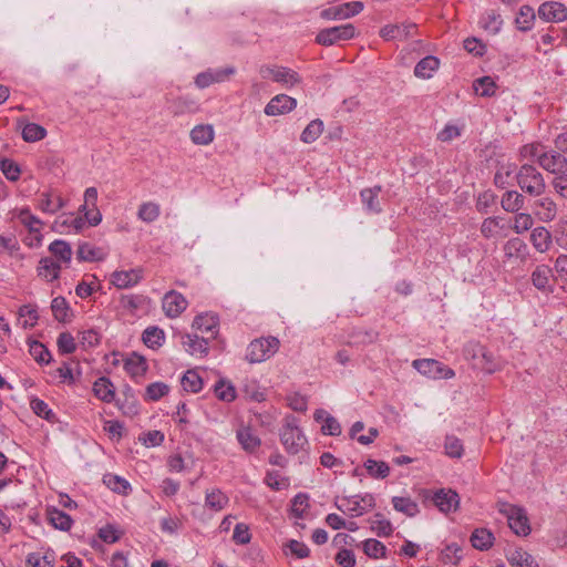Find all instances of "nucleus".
Instances as JSON below:
<instances>
[{
  "label": "nucleus",
  "mask_w": 567,
  "mask_h": 567,
  "mask_svg": "<svg viewBox=\"0 0 567 567\" xmlns=\"http://www.w3.org/2000/svg\"><path fill=\"white\" fill-rule=\"evenodd\" d=\"M465 359L472 361V367L488 374L499 371L503 362L495 357L485 346L476 341H468L463 350Z\"/></svg>",
  "instance_id": "1"
},
{
  "label": "nucleus",
  "mask_w": 567,
  "mask_h": 567,
  "mask_svg": "<svg viewBox=\"0 0 567 567\" xmlns=\"http://www.w3.org/2000/svg\"><path fill=\"white\" fill-rule=\"evenodd\" d=\"M516 183L529 196L539 197L546 192L543 174L530 164H523L516 173Z\"/></svg>",
  "instance_id": "2"
},
{
  "label": "nucleus",
  "mask_w": 567,
  "mask_h": 567,
  "mask_svg": "<svg viewBox=\"0 0 567 567\" xmlns=\"http://www.w3.org/2000/svg\"><path fill=\"white\" fill-rule=\"evenodd\" d=\"M280 442L289 454H297L308 445V440L295 416H287L279 433Z\"/></svg>",
  "instance_id": "3"
},
{
  "label": "nucleus",
  "mask_w": 567,
  "mask_h": 567,
  "mask_svg": "<svg viewBox=\"0 0 567 567\" xmlns=\"http://www.w3.org/2000/svg\"><path fill=\"white\" fill-rule=\"evenodd\" d=\"M259 74L261 79L271 80L285 89H291L301 83V76L298 72L282 65L264 64L259 68Z\"/></svg>",
  "instance_id": "4"
},
{
  "label": "nucleus",
  "mask_w": 567,
  "mask_h": 567,
  "mask_svg": "<svg viewBox=\"0 0 567 567\" xmlns=\"http://www.w3.org/2000/svg\"><path fill=\"white\" fill-rule=\"evenodd\" d=\"M279 340L275 337L252 340L246 350V359L250 363H259L272 357L279 349Z\"/></svg>",
  "instance_id": "5"
},
{
  "label": "nucleus",
  "mask_w": 567,
  "mask_h": 567,
  "mask_svg": "<svg viewBox=\"0 0 567 567\" xmlns=\"http://www.w3.org/2000/svg\"><path fill=\"white\" fill-rule=\"evenodd\" d=\"M336 506L339 511L350 514L351 516H361L374 508L375 499L372 494L367 493L363 495L342 497L336 502Z\"/></svg>",
  "instance_id": "6"
},
{
  "label": "nucleus",
  "mask_w": 567,
  "mask_h": 567,
  "mask_svg": "<svg viewBox=\"0 0 567 567\" xmlns=\"http://www.w3.org/2000/svg\"><path fill=\"white\" fill-rule=\"evenodd\" d=\"M499 512L506 516L509 528L517 536L525 537L530 534L529 519L523 507L512 504H502Z\"/></svg>",
  "instance_id": "7"
},
{
  "label": "nucleus",
  "mask_w": 567,
  "mask_h": 567,
  "mask_svg": "<svg viewBox=\"0 0 567 567\" xmlns=\"http://www.w3.org/2000/svg\"><path fill=\"white\" fill-rule=\"evenodd\" d=\"M412 365L427 378L452 379L455 377L453 369L434 359H416L412 362Z\"/></svg>",
  "instance_id": "8"
},
{
  "label": "nucleus",
  "mask_w": 567,
  "mask_h": 567,
  "mask_svg": "<svg viewBox=\"0 0 567 567\" xmlns=\"http://www.w3.org/2000/svg\"><path fill=\"white\" fill-rule=\"evenodd\" d=\"M355 28L351 23L327 28L321 30L317 37V43L321 45H333L340 41H347L354 37Z\"/></svg>",
  "instance_id": "9"
},
{
  "label": "nucleus",
  "mask_w": 567,
  "mask_h": 567,
  "mask_svg": "<svg viewBox=\"0 0 567 567\" xmlns=\"http://www.w3.org/2000/svg\"><path fill=\"white\" fill-rule=\"evenodd\" d=\"M12 215L14 218H17L24 227L28 228L30 233L29 241L27 243L29 246H33L35 241V245H39L41 243V227L42 221L31 214L29 208H20L14 209L12 212Z\"/></svg>",
  "instance_id": "10"
},
{
  "label": "nucleus",
  "mask_w": 567,
  "mask_h": 567,
  "mask_svg": "<svg viewBox=\"0 0 567 567\" xmlns=\"http://www.w3.org/2000/svg\"><path fill=\"white\" fill-rule=\"evenodd\" d=\"M187 307V299L176 290L167 291L162 299V309L169 319L179 317Z\"/></svg>",
  "instance_id": "11"
},
{
  "label": "nucleus",
  "mask_w": 567,
  "mask_h": 567,
  "mask_svg": "<svg viewBox=\"0 0 567 567\" xmlns=\"http://www.w3.org/2000/svg\"><path fill=\"white\" fill-rule=\"evenodd\" d=\"M363 8L361 1L346 2L322 10L321 17L327 20H344L359 14Z\"/></svg>",
  "instance_id": "12"
},
{
  "label": "nucleus",
  "mask_w": 567,
  "mask_h": 567,
  "mask_svg": "<svg viewBox=\"0 0 567 567\" xmlns=\"http://www.w3.org/2000/svg\"><path fill=\"white\" fill-rule=\"evenodd\" d=\"M538 164L545 171L554 174L555 177L567 175V158L558 152H543Z\"/></svg>",
  "instance_id": "13"
},
{
  "label": "nucleus",
  "mask_w": 567,
  "mask_h": 567,
  "mask_svg": "<svg viewBox=\"0 0 567 567\" xmlns=\"http://www.w3.org/2000/svg\"><path fill=\"white\" fill-rule=\"evenodd\" d=\"M193 328L212 341L218 336L219 318L213 312L198 315L193 321Z\"/></svg>",
  "instance_id": "14"
},
{
  "label": "nucleus",
  "mask_w": 567,
  "mask_h": 567,
  "mask_svg": "<svg viewBox=\"0 0 567 567\" xmlns=\"http://www.w3.org/2000/svg\"><path fill=\"white\" fill-rule=\"evenodd\" d=\"M532 213L539 221L550 223L556 219L558 207L551 197L539 196L532 205Z\"/></svg>",
  "instance_id": "15"
},
{
  "label": "nucleus",
  "mask_w": 567,
  "mask_h": 567,
  "mask_svg": "<svg viewBox=\"0 0 567 567\" xmlns=\"http://www.w3.org/2000/svg\"><path fill=\"white\" fill-rule=\"evenodd\" d=\"M236 70L234 66H227L224 69L217 70H207L205 72H200L195 78V85L198 89H206L214 83H220L226 81L229 76L235 74Z\"/></svg>",
  "instance_id": "16"
},
{
  "label": "nucleus",
  "mask_w": 567,
  "mask_h": 567,
  "mask_svg": "<svg viewBox=\"0 0 567 567\" xmlns=\"http://www.w3.org/2000/svg\"><path fill=\"white\" fill-rule=\"evenodd\" d=\"M209 340L205 336L196 333H185L182 336V344L187 353L197 358H204L208 354Z\"/></svg>",
  "instance_id": "17"
},
{
  "label": "nucleus",
  "mask_w": 567,
  "mask_h": 567,
  "mask_svg": "<svg viewBox=\"0 0 567 567\" xmlns=\"http://www.w3.org/2000/svg\"><path fill=\"white\" fill-rule=\"evenodd\" d=\"M236 439L240 447L249 454H255L261 446V440L251 426L241 425L236 430Z\"/></svg>",
  "instance_id": "18"
},
{
  "label": "nucleus",
  "mask_w": 567,
  "mask_h": 567,
  "mask_svg": "<svg viewBox=\"0 0 567 567\" xmlns=\"http://www.w3.org/2000/svg\"><path fill=\"white\" fill-rule=\"evenodd\" d=\"M296 106V99L286 94H278L267 103L264 112L268 116H277L291 112Z\"/></svg>",
  "instance_id": "19"
},
{
  "label": "nucleus",
  "mask_w": 567,
  "mask_h": 567,
  "mask_svg": "<svg viewBox=\"0 0 567 567\" xmlns=\"http://www.w3.org/2000/svg\"><path fill=\"white\" fill-rule=\"evenodd\" d=\"M538 16L546 22H563L567 20V7L556 1L544 2L538 8Z\"/></svg>",
  "instance_id": "20"
},
{
  "label": "nucleus",
  "mask_w": 567,
  "mask_h": 567,
  "mask_svg": "<svg viewBox=\"0 0 567 567\" xmlns=\"http://www.w3.org/2000/svg\"><path fill=\"white\" fill-rule=\"evenodd\" d=\"M143 269L117 270L111 276V282L118 289H127L136 286L143 279Z\"/></svg>",
  "instance_id": "21"
},
{
  "label": "nucleus",
  "mask_w": 567,
  "mask_h": 567,
  "mask_svg": "<svg viewBox=\"0 0 567 567\" xmlns=\"http://www.w3.org/2000/svg\"><path fill=\"white\" fill-rule=\"evenodd\" d=\"M434 505L443 513L455 512L460 505V496L453 489L441 488L432 497Z\"/></svg>",
  "instance_id": "22"
},
{
  "label": "nucleus",
  "mask_w": 567,
  "mask_h": 567,
  "mask_svg": "<svg viewBox=\"0 0 567 567\" xmlns=\"http://www.w3.org/2000/svg\"><path fill=\"white\" fill-rule=\"evenodd\" d=\"M503 251L508 261L524 262L529 256L528 246L518 237L508 239L503 246Z\"/></svg>",
  "instance_id": "23"
},
{
  "label": "nucleus",
  "mask_w": 567,
  "mask_h": 567,
  "mask_svg": "<svg viewBox=\"0 0 567 567\" xmlns=\"http://www.w3.org/2000/svg\"><path fill=\"white\" fill-rule=\"evenodd\" d=\"M107 255L109 251L105 248L97 247L86 241L80 243L76 249V259L79 261H103L107 257Z\"/></svg>",
  "instance_id": "24"
},
{
  "label": "nucleus",
  "mask_w": 567,
  "mask_h": 567,
  "mask_svg": "<svg viewBox=\"0 0 567 567\" xmlns=\"http://www.w3.org/2000/svg\"><path fill=\"white\" fill-rule=\"evenodd\" d=\"M124 370L132 379L137 381L145 375L148 370V364L143 355L132 352L124 360Z\"/></svg>",
  "instance_id": "25"
},
{
  "label": "nucleus",
  "mask_w": 567,
  "mask_h": 567,
  "mask_svg": "<svg viewBox=\"0 0 567 567\" xmlns=\"http://www.w3.org/2000/svg\"><path fill=\"white\" fill-rule=\"evenodd\" d=\"M49 251L52 258L61 264V267H69L72 260V248L71 245L62 239H55L49 245Z\"/></svg>",
  "instance_id": "26"
},
{
  "label": "nucleus",
  "mask_w": 567,
  "mask_h": 567,
  "mask_svg": "<svg viewBox=\"0 0 567 567\" xmlns=\"http://www.w3.org/2000/svg\"><path fill=\"white\" fill-rule=\"evenodd\" d=\"M381 190L382 187L380 185H375L373 187L363 188L360 192L361 202L369 214H380L382 212V206L379 200Z\"/></svg>",
  "instance_id": "27"
},
{
  "label": "nucleus",
  "mask_w": 567,
  "mask_h": 567,
  "mask_svg": "<svg viewBox=\"0 0 567 567\" xmlns=\"http://www.w3.org/2000/svg\"><path fill=\"white\" fill-rule=\"evenodd\" d=\"M313 419L318 423H322L321 432L324 435L338 436L341 434V425L336 417L330 415L326 410L318 409L313 413Z\"/></svg>",
  "instance_id": "28"
},
{
  "label": "nucleus",
  "mask_w": 567,
  "mask_h": 567,
  "mask_svg": "<svg viewBox=\"0 0 567 567\" xmlns=\"http://www.w3.org/2000/svg\"><path fill=\"white\" fill-rule=\"evenodd\" d=\"M530 244L538 252H547L553 244L550 231L544 226L534 227L529 236Z\"/></svg>",
  "instance_id": "29"
},
{
  "label": "nucleus",
  "mask_w": 567,
  "mask_h": 567,
  "mask_svg": "<svg viewBox=\"0 0 567 567\" xmlns=\"http://www.w3.org/2000/svg\"><path fill=\"white\" fill-rule=\"evenodd\" d=\"M61 269V264L55 261L52 257H43L39 261L37 272L43 280L52 282L59 279Z\"/></svg>",
  "instance_id": "30"
},
{
  "label": "nucleus",
  "mask_w": 567,
  "mask_h": 567,
  "mask_svg": "<svg viewBox=\"0 0 567 567\" xmlns=\"http://www.w3.org/2000/svg\"><path fill=\"white\" fill-rule=\"evenodd\" d=\"M518 168L515 163H503L497 166L494 175V184L497 188L505 189L512 184L513 178L516 179Z\"/></svg>",
  "instance_id": "31"
},
{
  "label": "nucleus",
  "mask_w": 567,
  "mask_h": 567,
  "mask_svg": "<svg viewBox=\"0 0 567 567\" xmlns=\"http://www.w3.org/2000/svg\"><path fill=\"white\" fill-rule=\"evenodd\" d=\"M94 395L105 403H111L115 398V386L112 381L106 377H101L93 383Z\"/></svg>",
  "instance_id": "32"
},
{
  "label": "nucleus",
  "mask_w": 567,
  "mask_h": 567,
  "mask_svg": "<svg viewBox=\"0 0 567 567\" xmlns=\"http://www.w3.org/2000/svg\"><path fill=\"white\" fill-rule=\"evenodd\" d=\"M48 522L56 529L68 532L73 525L71 516L56 507L47 508Z\"/></svg>",
  "instance_id": "33"
},
{
  "label": "nucleus",
  "mask_w": 567,
  "mask_h": 567,
  "mask_svg": "<svg viewBox=\"0 0 567 567\" xmlns=\"http://www.w3.org/2000/svg\"><path fill=\"white\" fill-rule=\"evenodd\" d=\"M506 558L513 567H539L535 557L523 548H515L508 551Z\"/></svg>",
  "instance_id": "34"
},
{
  "label": "nucleus",
  "mask_w": 567,
  "mask_h": 567,
  "mask_svg": "<svg viewBox=\"0 0 567 567\" xmlns=\"http://www.w3.org/2000/svg\"><path fill=\"white\" fill-rule=\"evenodd\" d=\"M525 205V197L517 190H506L501 198V206L507 213H518Z\"/></svg>",
  "instance_id": "35"
},
{
  "label": "nucleus",
  "mask_w": 567,
  "mask_h": 567,
  "mask_svg": "<svg viewBox=\"0 0 567 567\" xmlns=\"http://www.w3.org/2000/svg\"><path fill=\"white\" fill-rule=\"evenodd\" d=\"M439 66L440 60L434 55H427L416 63L414 75L420 79H431Z\"/></svg>",
  "instance_id": "36"
},
{
  "label": "nucleus",
  "mask_w": 567,
  "mask_h": 567,
  "mask_svg": "<svg viewBox=\"0 0 567 567\" xmlns=\"http://www.w3.org/2000/svg\"><path fill=\"white\" fill-rule=\"evenodd\" d=\"M189 136L196 145H208L215 138V131L210 124H199L193 127Z\"/></svg>",
  "instance_id": "37"
},
{
  "label": "nucleus",
  "mask_w": 567,
  "mask_h": 567,
  "mask_svg": "<svg viewBox=\"0 0 567 567\" xmlns=\"http://www.w3.org/2000/svg\"><path fill=\"white\" fill-rule=\"evenodd\" d=\"M142 340L147 348L157 350L165 342V332L156 326L147 327L142 334Z\"/></svg>",
  "instance_id": "38"
},
{
  "label": "nucleus",
  "mask_w": 567,
  "mask_h": 567,
  "mask_svg": "<svg viewBox=\"0 0 567 567\" xmlns=\"http://www.w3.org/2000/svg\"><path fill=\"white\" fill-rule=\"evenodd\" d=\"M63 205L64 203L61 196L52 192L42 193L39 199V208L48 214H55Z\"/></svg>",
  "instance_id": "39"
},
{
  "label": "nucleus",
  "mask_w": 567,
  "mask_h": 567,
  "mask_svg": "<svg viewBox=\"0 0 567 567\" xmlns=\"http://www.w3.org/2000/svg\"><path fill=\"white\" fill-rule=\"evenodd\" d=\"M228 496L219 488L206 492L205 506L212 511L219 512L228 504Z\"/></svg>",
  "instance_id": "40"
},
{
  "label": "nucleus",
  "mask_w": 567,
  "mask_h": 567,
  "mask_svg": "<svg viewBox=\"0 0 567 567\" xmlns=\"http://www.w3.org/2000/svg\"><path fill=\"white\" fill-rule=\"evenodd\" d=\"M480 25L488 33L496 34L502 29L503 20L498 12L489 10L482 16Z\"/></svg>",
  "instance_id": "41"
},
{
  "label": "nucleus",
  "mask_w": 567,
  "mask_h": 567,
  "mask_svg": "<svg viewBox=\"0 0 567 567\" xmlns=\"http://www.w3.org/2000/svg\"><path fill=\"white\" fill-rule=\"evenodd\" d=\"M392 505L396 512L403 513L409 517H414L419 514V505L411 497H392Z\"/></svg>",
  "instance_id": "42"
},
{
  "label": "nucleus",
  "mask_w": 567,
  "mask_h": 567,
  "mask_svg": "<svg viewBox=\"0 0 567 567\" xmlns=\"http://www.w3.org/2000/svg\"><path fill=\"white\" fill-rule=\"evenodd\" d=\"M471 543L478 550H487L494 543V535L485 528H478L473 532Z\"/></svg>",
  "instance_id": "43"
},
{
  "label": "nucleus",
  "mask_w": 567,
  "mask_h": 567,
  "mask_svg": "<svg viewBox=\"0 0 567 567\" xmlns=\"http://www.w3.org/2000/svg\"><path fill=\"white\" fill-rule=\"evenodd\" d=\"M535 21V12L530 6H522L515 19L516 28L520 31L532 30Z\"/></svg>",
  "instance_id": "44"
},
{
  "label": "nucleus",
  "mask_w": 567,
  "mask_h": 567,
  "mask_svg": "<svg viewBox=\"0 0 567 567\" xmlns=\"http://www.w3.org/2000/svg\"><path fill=\"white\" fill-rule=\"evenodd\" d=\"M553 276V269L547 265H539L532 272V282L538 290H545Z\"/></svg>",
  "instance_id": "45"
},
{
  "label": "nucleus",
  "mask_w": 567,
  "mask_h": 567,
  "mask_svg": "<svg viewBox=\"0 0 567 567\" xmlns=\"http://www.w3.org/2000/svg\"><path fill=\"white\" fill-rule=\"evenodd\" d=\"M161 215V206L155 202L142 203L137 210V217L144 223L151 224Z\"/></svg>",
  "instance_id": "46"
},
{
  "label": "nucleus",
  "mask_w": 567,
  "mask_h": 567,
  "mask_svg": "<svg viewBox=\"0 0 567 567\" xmlns=\"http://www.w3.org/2000/svg\"><path fill=\"white\" fill-rule=\"evenodd\" d=\"M103 483L113 492L127 495L131 492V484L125 478L115 474H105Z\"/></svg>",
  "instance_id": "47"
},
{
  "label": "nucleus",
  "mask_w": 567,
  "mask_h": 567,
  "mask_svg": "<svg viewBox=\"0 0 567 567\" xmlns=\"http://www.w3.org/2000/svg\"><path fill=\"white\" fill-rule=\"evenodd\" d=\"M370 528L379 537H389L393 533V526L391 522L383 517L382 514L378 513L370 519Z\"/></svg>",
  "instance_id": "48"
},
{
  "label": "nucleus",
  "mask_w": 567,
  "mask_h": 567,
  "mask_svg": "<svg viewBox=\"0 0 567 567\" xmlns=\"http://www.w3.org/2000/svg\"><path fill=\"white\" fill-rule=\"evenodd\" d=\"M473 89L477 95L491 97L495 95L497 85L491 76H482L473 82Z\"/></svg>",
  "instance_id": "49"
},
{
  "label": "nucleus",
  "mask_w": 567,
  "mask_h": 567,
  "mask_svg": "<svg viewBox=\"0 0 567 567\" xmlns=\"http://www.w3.org/2000/svg\"><path fill=\"white\" fill-rule=\"evenodd\" d=\"M362 549L364 554L372 559L384 558L386 555L385 545L374 538L362 542Z\"/></svg>",
  "instance_id": "50"
},
{
  "label": "nucleus",
  "mask_w": 567,
  "mask_h": 567,
  "mask_svg": "<svg viewBox=\"0 0 567 567\" xmlns=\"http://www.w3.org/2000/svg\"><path fill=\"white\" fill-rule=\"evenodd\" d=\"M181 383L183 389L187 392L197 393L203 389V380L195 370H187Z\"/></svg>",
  "instance_id": "51"
},
{
  "label": "nucleus",
  "mask_w": 567,
  "mask_h": 567,
  "mask_svg": "<svg viewBox=\"0 0 567 567\" xmlns=\"http://www.w3.org/2000/svg\"><path fill=\"white\" fill-rule=\"evenodd\" d=\"M323 132V122L319 118L311 121L302 131L300 140L310 144L317 141Z\"/></svg>",
  "instance_id": "52"
},
{
  "label": "nucleus",
  "mask_w": 567,
  "mask_h": 567,
  "mask_svg": "<svg viewBox=\"0 0 567 567\" xmlns=\"http://www.w3.org/2000/svg\"><path fill=\"white\" fill-rule=\"evenodd\" d=\"M533 213H515V216L513 218V226L512 229L517 235L524 234L527 230L533 229L534 225V218Z\"/></svg>",
  "instance_id": "53"
},
{
  "label": "nucleus",
  "mask_w": 567,
  "mask_h": 567,
  "mask_svg": "<svg viewBox=\"0 0 567 567\" xmlns=\"http://www.w3.org/2000/svg\"><path fill=\"white\" fill-rule=\"evenodd\" d=\"M169 386L164 382H153L145 389L144 400L150 402H156L163 396L167 395Z\"/></svg>",
  "instance_id": "54"
},
{
  "label": "nucleus",
  "mask_w": 567,
  "mask_h": 567,
  "mask_svg": "<svg viewBox=\"0 0 567 567\" xmlns=\"http://www.w3.org/2000/svg\"><path fill=\"white\" fill-rule=\"evenodd\" d=\"M19 323L24 329L33 328L39 319L38 311L30 305H24L19 309Z\"/></svg>",
  "instance_id": "55"
},
{
  "label": "nucleus",
  "mask_w": 567,
  "mask_h": 567,
  "mask_svg": "<svg viewBox=\"0 0 567 567\" xmlns=\"http://www.w3.org/2000/svg\"><path fill=\"white\" fill-rule=\"evenodd\" d=\"M29 352L32 355V358L40 364H48L52 360L50 351L40 341L30 342Z\"/></svg>",
  "instance_id": "56"
},
{
  "label": "nucleus",
  "mask_w": 567,
  "mask_h": 567,
  "mask_svg": "<svg viewBox=\"0 0 567 567\" xmlns=\"http://www.w3.org/2000/svg\"><path fill=\"white\" fill-rule=\"evenodd\" d=\"M369 475L374 478H385L390 474L389 465L383 461L369 458L364 462Z\"/></svg>",
  "instance_id": "57"
},
{
  "label": "nucleus",
  "mask_w": 567,
  "mask_h": 567,
  "mask_svg": "<svg viewBox=\"0 0 567 567\" xmlns=\"http://www.w3.org/2000/svg\"><path fill=\"white\" fill-rule=\"evenodd\" d=\"M415 25L402 27L396 24H388L384 25L380 30V35L386 41L394 40L398 38L406 37L409 34V29H414Z\"/></svg>",
  "instance_id": "58"
},
{
  "label": "nucleus",
  "mask_w": 567,
  "mask_h": 567,
  "mask_svg": "<svg viewBox=\"0 0 567 567\" xmlns=\"http://www.w3.org/2000/svg\"><path fill=\"white\" fill-rule=\"evenodd\" d=\"M47 131L43 126L35 123H28L22 128V138L25 142H38L45 137Z\"/></svg>",
  "instance_id": "59"
},
{
  "label": "nucleus",
  "mask_w": 567,
  "mask_h": 567,
  "mask_svg": "<svg viewBox=\"0 0 567 567\" xmlns=\"http://www.w3.org/2000/svg\"><path fill=\"white\" fill-rule=\"evenodd\" d=\"M215 395L225 402H231L236 398V390L231 383L219 380L214 386Z\"/></svg>",
  "instance_id": "60"
},
{
  "label": "nucleus",
  "mask_w": 567,
  "mask_h": 567,
  "mask_svg": "<svg viewBox=\"0 0 567 567\" xmlns=\"http://www.w3.org/2000/svg\"><path fill=\"white\" fill-rule=\"evenodd\" d=\"M501 229V219L498 217H487L481 225V234L487 239L498 236Z\"/></svg>",
  "instance_id": "61"
},
{
  "label": "nucleus",
  "mask_w": 567,
  "mask_h": 567,
  "mask_svg": "<svg viewBox=\"0 0 567 567\" xmlns=\"http://www.w3.org/2000/svg\"><path fill=\"white\" fill-rule=\"evenodd\" d=\"M199 104L189 96H179L174 102V114L194 113L198 111Z\"/></svg>",
  "instance_id": "62"
},
{
  "label": "nucleus",
  "mask_w": 567,
  "mask_h": 567,
  "mask_svg": "<svg viewBox=\"0 0 567 567\" xmlns=\"http://www.w3.org/2000/svg\"><path fill=\"white\" fill-rule=\"evenodd\" d=\"M0 169L10 182H17L20 178V166L10 158H3L0 161Z\"/></svg>",
  "instance_id": "63"
},
{
  "label": "nucleus",
  "mask_w": 567,
  "mask_h": 567,
  "mask_svg": "<svg viewBox=\"0 0 567 567\" xmlns=\"http://www.w3.org/2000/svg\"><path fill=\"white\" fill-rule=\"evenodd\" d=\"M554 270L556 280L561 282L564 288H567V255L561 254L556 258Z\"/></svg>",
  "instance_id": "64"
}]
</instances>
